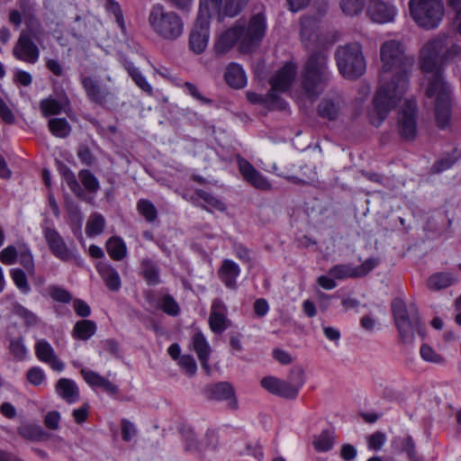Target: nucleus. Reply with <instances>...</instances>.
<instances>
[{
    "label": "nucleus",
    "instance_id": "7c9ffc66",
    "mask_svg": "<svg viewBox=\"0 0 461 461\" xmlns=\"http://www.w3.org/2000/svg\"><path fill=\"white\" fill-rule=\"evenodd\" d=\"M319 20L316 17L304 16L301 20V37L302 41L307 44V41L318 40L317 30Z\"/></svg>",
    "mask_w": 461,
    "mask_h": 461
},
{
    "label": "nucleus",
    "instance_id": "e433bc0d",
    "mask_svg": "<svg viewBox=\"0 0 461 461\" xmlns=\"http://www.w3.org/2000/svg\"><path fill=\"white\" fill-rule=\"evenodd\" d=\"M8 349L13 358L16 361H23L29 356V350L24 344L23 337L11 338Z\"/></svg>",
    "mask_w": 461,
    "mask_h": 461
},
{
    "label": "nucleus",
    "instance_id": "9d476101",
    "mask_svg": "<svg viewBox=\"0 0 461 461\" xmlns=\"http://www.w3.org/2000/svg\"><path fill=\"white\" fill-rule=\"evenodd\" d=\"M392 312L402 342L412 343L415 332L422 333V323L419 315L413 312L409 313L405 303L400 298L393 301Z\"/></svg>",
    "mask_w": 461,
    "mask_h": 461
},
{
    "label": "nucleus",
    "instance_id": "bf43d9fd",
    "mask_svg": "<svg viewBox=\"0 0 461 461\" xmlns=\"http://www.w3.org/2000/svg\"><path fill=\"white\" fill-rule=\"evenodd\" d=\"M178 365L188 375H194L197 371L195 360L190 355L181 356L178 360Z\"/></svg>",
    "mask_w": 461,
    "mask_h": 461
},
{
    "label": "nucleus",
    "instance_id": "72a5a7b5",
    "mask_svg": "<svg viewBox=\"0 0 461 461\" xmlns=\"http://www.w3.org/2000/svg\"><path fill=\"white\" fill-rule=\"evenodd\" d=\"M39 107L42 116L50 117L60 114L64 110V104L53 96H49L41 100Z\"/></svg>",
    "mask_w": 461,
    "mask_h": 461
},
{
    "label": "nucleus",
    "instance_id": "5fc2aeb1",
    "mask_svg": "<svg viewBox=\"0 0 461 461\" xmlns=\"http://www.w3.org/2000/svg\"><path fill=\"white\" fill-rule=\"evenodd\" d=\"M27 380L33 385L39 386L46 380V375L39 366L31 367L26 374Z\"/></svg>",
    "mask_w": 461,
    "mask_h": 461
},
{
    "label": "nucleus",
    "instance_id": "680f3d73",
    "mask_svg": "<svg viewBox=\"0 0 461 461\" xmlns=\"http://www.w3.org/2000/svg\"><path fill=\"white\" fill-rule=\"evenodd\" d=\"M81 375H83L85 381L90 386H93V387L94 386L95 387H100L101 383L103 382V380L104 378V376H102L98 373L91 371V370H86V369H82L81 370Z\"/></svg>",
    "mask_w": 461,
    "mask_h": 461
},
{
    "label": "nucleus",
    "instance_id": "37998d69",
    "mask_svg": "<svg viewBox=\"0 0 461 461\" xmlns=\"http://www.w3.org/2000/svg\"><path fill=\"white\" fill-rule=\"evenodd\" d=\"M17 259L30 276L35 275V264L33 256L28 247H19V254Z\"/></svg>",
    "mask_w": 461,
    "mask_h": 461
},
{
    "label": "nucleus",
    "instance_id": "a19ab883",
    "mask_svg": "<svg viewBox=\"0 0 461 461\" xmlns=\"http://www.w3.org/2000/svg\"><path fill=\"white\" fill-rule=\"evenodd\" d=\"M329 275L336 279L357 278L356 267L349 264H339L329 270Z\"/></svg>",
    "mask_w": 461,
    "mask_h": 461
},
{
    "label": "nucleus",
    "instance_id": "c9c22d12",
    "mask_svg": "<svg viewBox=\"0 0 461 461\" xmlns=\"http://www.w3.org/2000/svg\"><path fill=\"white\" fill-rule=\"evenodd\" d=\"M48 128L54 137L60 139L68 137L71 131V126L65 118L50 119Z\"/></svg>",
    "mask_w": 461,
    "mask_h": 461
},
{
    "label": "nucleus",
    "instance_id": "a878e982",
    "mask_svg": "<svg viewBox=\"0 0 461 461\" xmlns=\"http://www.w3.org/2000/svg\"><path fill=\"white\" fill-rule=\"evenodd\" d=\"M211 397L217 401L230 400V405L237 408V401L234 398V389L230 384L226 382L218 383L210 388Z\"/></svg>",
    "mask_w": 461,
    "mask_h": 461
},
{
    "label": "nucleus",
    "instance_id": "338daca9",
    "mask_svg": "<svg viewBox=\"0 0 461 461\" xmlns=\"http://www.w3.org/2000/svg\"><path fill=\"white\" fill-rule=\"evenodd\" d=\"M136 434L135 426L128 420H122V437L125 441H130Z\"/></svg>",
    "mask_w": 461,
    "mask_h": 461
},
{
    "label": "nucleus",
    "instance_id": "2eb2a0df",
    "mask_svg": "<svg viewBox=\"0 0 461 461\" xmlns=\"http://www.w3.org/2000/svg\"><path fill=\"white\" fill-rule=\"evenodd\" d=\"M237 162L240 173L250 185L261 191L271 190V183L264 175L257 170L249 161L239 157Z\"/></svg>",
    "mask_w": 461,
    "mask_h": 461
},
{
    "label": "nucleus",
    "instance_id": "f257e3e1",
    "mask_svg": "<svg viewBox=\"0 0 461 461\" xmlns=\"http://www.w3.org/2000/svg\"><path fill=\"white\" fill-rule=\"evenodd\" d=\"M382 70L380 86L374 98L370 122L378 127L402 99L408 86V72L413 59L405 55L403 44L395 40L384 41L380 48Z\"/></svg>",
    "mask_w": 461,
    "mask_h": 461
},
{
    "label": "nucleus",
    "instance_id": "0eeeda50",
    "mask_svg": "<svg viewBox=\"0 0 461 461\" xmlns=\"http://www.w3.org/2000/svg\"><path fill=\"white\" fill-rule=\"evenodd\" d=\"M327 60V55L323 51H317L309 57L304 66L302 86L309 98L318 96L330 80Z\"/></svg>",
    "mask_w": 461,
    "mask_h": 461
},
{
    "label": "nucleus",
    "instance_id": "20e7f679",
    "mask_svg": "<svg viewBox=\"0 0 461 461\" xmlns=\"http://www.w3.org/2000/svg\"><path fill=\"white\" fill-rule=\"evenodd\" d=\"M249 0H199V12L189 36L190 49L196 54L203 52L210 36V16L217 14L221 22L225 17L239 15Z\"/></svg>",
    "mask_w": 461,
    "mask_h": 461
},
{
    "label": "nucleus",
    "instance_id": "69168bd1",
    "mask_svg": "<svg viewBox=\"0 0 461 461\" xmlns=\"http://www.w3.org/2000/svg\"><path fill=\"white\" fill-rule=\"evenodd\" d=\"M73 308L77 315L79 317H88L91 314L90 306L81 299H76L73 302Z\"/></svg>",
    "mask_w": 461,
    "mask_h": 461
},
{
    "label": "nucleus",
    "instance_id": "7ed1b4c3",
    "mask_svg": "<svg viewBox=\"0 0 461 461\" xmlns=\"http://www.w3.org/2000/svg\"><path fill=\"white\" fill-rule=\"evenodd\" d=\"M267 31V19L264 13L253 14L248 23L238 20L232 26L221 32L214 42V51L222 56L239 44V49L243 52H251L256 50Z\"/></svg>",
    "mask_w": 461,
    "mask_h": 461
},
{
    "label": "nucleus",
    "instance_id": "412c9836",
    "mask_svg": "<svg viewBox=\"0 0 461 461\" xmlns=\"http://www.w3.org/2000/svg\"><path fill=\"white\" fill-rule=\"evenodd\" d=\"M240 267L231 259H224L218 270V276L226 287L235 289Z\"/></svg>",
    "mask_w": 461,
    "mask_h": 461
},
{
    "label": "nucleus",
    "instance_id": "473e14b6",
    "mask_svg": "<svg viewBox=\"0 0 461 461\" xmlns=\"http://www.w3.org/2000/svg\"><path fill=\"white\" fill-rule=\"evenodd\" d=\"M62 180L68 185L71 192L78 198H84L86 194L78 183L75 174L66 165L59 166Z\"/></svg>",
    "mask_w": 461,
    "mask_h": 461
},
{
    "label": "nucleus",
    "instance_id": "c03bdc74",
    "mask_svg": "<svg viewBox=\"0 0 461 461\" xmlns=\"http://www.w3.org/2000/svg\"><path fill=\"white\" fill-rule=\"evenodd\" d=\"M125 68L132 80L140 88L149 94L152 93L151 86L148 83L145 77L141 74L138 68H136L132 63L129 62L125 65Z\"/></svg>",
    "mask_w": 461,
    "mask_h": 461
},
{
    "label": "nucleus",
    "instance_id": "bb28decb",
    "mask_svg": "<svg viewBox=\"0 0 461 461\" xmlns=\"http://www.w3.org/2000/svg\"><path fill=\"white\" fill-rule=\"evenodd\" d=\"M97 326L94 321L91 320H81L76 322L71 331V335L74 339L79 340H88L96 332Z\"/></svg>",
    "mask_w": 461,
    "mask_h": 461
},
{
    "label": "nucleus",
    "instance_id": "58836bf2",
    "mask_svg": "<svg viewBox=\"0 0 461 461\" xmlns=\"http://www.w3.org/2000/svg\"><path fill=\"white\" fill-rule=\"evenodd\" d=\"M13 312L14 315L21 318L23 321L24 325L28 328L35 327L39 324L38 316L18 303H14Z\"/></svg>",
    "mask_w": 461,
    "mask_h": 461
},
{
    "label": "nucleus",
    "instance_id": "a18cd8bd",
    "mask_svg": "<svg viewBox=\"0 0 461 461\" xmlns=\"http://www.w3.org/2000/svg\"><path fill=\"white\" fill-rule=\"evenodd\" d=\"M10 276L18 290L23 294H28L31 292L25 272L21 268H13L10 270Z\"/></svg>",
    "mask_w": 461,
    "mask_h": 461
},
{
    "label": "nucleus",
    "instance_id": "f03ea898",
    "mask_svg": "<svg viewBox=\"0 0 461 461\" xmlns=\"http://www.w3.org/2000/svg\"><path fill=\"white\" fill-rule=\"evenodd\" d=\"M446 35H438L424 44L420 50V65L428 80L426 94L436 97L435 118L437 125L444 130L450 123L451 93L450 86L442 77V55L439 53L447 45Z\"/></svg>",
    "mask_w": 461,
    "mask_h": 461
},
{
    "label": "nucleus",
    "instance_id": "774afa93",
    "mask_svg": "<svg viewBox=\"0 0 461 461\" xmlns=\"http://www.w3.org/2000/svg\"><path fill=\"white\" fill-rule=\"evenodd\" d=\"M0 117L5 123L8 124L14 123L15 120L12 110L2 98H0Z\"/></svg>",
    "mask_w": 461,
    "mask_h": 461
},
{
    "label": "nucleus",
    "instance_id": "4be33fe9",
    "mask_svg": "<svg viewBox=\"0 0 461 461\" xmlns=\"http://www.w3.org/2000/svg\"><path fill=\"white\" fill-rule=\"evenodd\" d=\"M96 269L109 290L115 292L121 288V277L112 265L107 262H99L96 265Z\"/></svg>",
    "mask_w": 461,
    "mask_h": 461
},
{
    "label": "nucleus",
    "instance_id": "6e6d98bb",
    "mask_svg": "<svg viewBox=\"0 0 461 461\" xmlns=\"http://www.w3.org/2000/svg\"><path fill=\"white\" fill-rule=\"evenodd\" d=\"M19 254V249L14 246H7L0 252V260L5 265H13L16 262Z\"/></svg>",
    "mask_w": 461,
    "mask_h": 461
},
{
    "label": "nucleus",
    "instance_id": "c85d7f7f",
    "mask_svg": "<svg viewBox=\"0 0 461 461\" xmlns=\"http://www.w3.org/2000/svg\"><path fill=\"white\" fill-rule=\"evenodd\" d=\"M392 446L397 450L406 453L410 461H420L416 453L415 442L411 436L394 438Z\"/></svg>",
    "mask_w": 461,
    "mask_h": 461
},
{
    "label": "nucleus",
    "instance_id": "f8f14e48",
    "mask_svg": "<svg viewBox=\"0 0 461 461\" xmlns=\"http://www.w3.org/2000/svg\"><path fill=\"white\" fill-rule=\"evenodd\" d=\"M43 237L51 254L63 262L81 260L76 249L69 248L59 232L51 227L43 229Z\"/></svg>",
    "mask_w": 461,
    "mask_h": 461
},
{
    "label": "nucleus",
    "instance_id": "ea45409f",
    "mask_svg": "<svg viewBox=\"0 0 461 461\" xmlns=\"http://www.w3.org/2000/svg\"><path fill=\"white\" fill-rule=\"evenodd\" d=\"M192 345L198 358L210 357L212 349L206 338L202 332L198 331L193 335Z\"/></svg>",
    "mask_w": 461,
    "mask_h": 461
},
{
    "label": "nucleus",
    "instance_id": "b1692460",
    "mask_svg": "<svg viewBox=\"0 0 461 461\" xmlns=\"http://www.w3.org/2000/svg\"><path fill=\"white\" fill-rule=\"evenodd\" d=\"M159 267L156 261L146 258L140 261V274L149 285H158L161 283Z\"/></svg>",
    "mask_w": 461,
    "mask_h": 461
},
{
    "label": "nucleus",
    "instance_id": "4c0bfd02",
    "mask_svg": "<svg viewBox=\"0 0 461 461\" xmlns=\"http://www.w3.org/2000/svg\"><path fill=\"white\" fill-rule=\"evenodd\" d=\"M335 436L330 430H322L313 438V447L318 452H327L330 450L334 445Z\"/></svg>",
    "mask_w": 461,
    "mask_h": 461
},
{
    "label": "nucleus",
    "instance_id": "864d4df0",
    "mask_svg": "<svg viewBox=\"0 0 461 461\" xmlns=\"http://www.w3.org/2000/svg\"><path fill=\"white\" fill-rule=\"evenodd\" d=\"M48 292L50 296L57 302L68 303L72 299V296L68 291L58 285L49 286Z\"/></svg>",
    "mask_w": 461,
    "mask_h": 461
},
{
    "label": "nucleus",
    "instance_id": "9b49d317",
    "mask_svg": "<svg viewBox=\"0 0 461 461\" xmlns=\"http://www.w3.org/2000/svg\"><path fill=\"white\" fill-rule=\"evenodd\" d=\"M260 384L272 394L285 399H295L304 384L303 371L302 369L293 370L289 381H284L275 376H266Z\"/></svg>",
    "mask_w": 461,
    "mask_h": 461
},
{
    "label": "nucleus",
    "instance_id": "603ef678",
    "mask_svg": "<svg viewBox=\"0 0 461 461\" xmlns=\"http://www.w3.org/2000/svg\"><path fill=\"white\" fill-rule=\"evenodd\" d=\"M159 308L167 314L176 316L179 312V306L170 294H165L159 302Z\"/></svg>",
    "mask_w": 461,
    "mask_h": 461
},
{
    "label": "nucleus",
    "instance_id": "3c124183",
    "mask_svg": "<svg viewBox=\"0 0 461 461\" xmlns=\"http://www.w3.org/2000/svg\"><path fill=\"white\" fill-rule=\"evenodd\" d=\"M365 0H340V7L347 15L359 14L364 7Z\"/></svg>",
    "mask_w": 461,
    "mask_h": 461
},
{
    "label": "nucleus",
    "instance_id": "a211bd4d",
    "mask_svg": "<svg viewBox=\"0 0 461 461\" xmlns=\"http://www.w3.org/2000/svg\"><path fill=\"white\" fill-rule=\"evenodd\" d=\"M81 84L87 97L94 103L103 104L111 95L108 87L92 77H83Z\"/></svg>",
    "mask_w": 461,
    "mask_h": 461
},
{
    "label": "nucleus",
    "instance_id": "f704fd0d",
    "mask_svg": "<svg viewBox=\"0 0 461 461\" xmlns=\"http://www.w3.org/2000/svg\"><path fill=\"white\" fill-rule=\"evenodd\" d=\"M106 250L109 256L117 261L123 259L127 254L125 242L118 237H113L107 240Z\"/></svg>",
    "mask_w": 461,
    "mask_h": 461
},
{
    "label": "nucleus",
    "instance_id": "052dcab7",
    "mask_svg": "<svg viewBox=\"0 0 461 461\" xmlns=\"http://www.w3.org/2000/svg\"><path fill=\"white\" fill-rule=\"evenodd\" d=\"M386 441V436L381 431H376L367 438V446L369 449L380 450Z\"/></svg>",
    "mask_w": 461,
    "mask_h": 461
},
{
    "label": "nucleus",
    "instance_id": "09e8293b",
    "mask_svg": "<svg viewBox=\"0 0 461 461\" xmlns=\"http://www.w3.org/2000/svg\"><path fill=\"white\" fill-rule=\"evenodd\" d=\"M420 357L429 363L443 365L445 363L444 357L437 353L429 345L423 344L420 348Z\"/></svg>",
    "mask_w": 461,
    "mask_h": 461
},
{
    "label": "nucleus",
    "instance_id": "cd10ccee",
    "mask_svg": "<svg viewBox=\"0 0 461 461\" xmlns=\"http://www.w3.org/2000/svg\"><path fill=\"white\" fill-rule=\"evenodd\" d=\"M23 22L25 29L22 32H27V35L33 36L35 41H39L43 35L41 23L33 11L23 12Z\"/></svg>",
    "mask_w": 461,
    "mask_h": 461
},
{
    "label": "nucleus",
    "instance_id": "6ab92c4d",
    "mask_svg": "<svg viewBox=\"0 0 461 461\" xmlns=\"http://www.w3.org/2000/svg\"><path fill=\"white\" fill-rule=\"evenodd\" d=\"M227 308L220 300L215 299L211 307L209 325L212 332L220 334L227 329Z\"/></svg>",
    "mask_w": 461,
    "mask_h": 461
},
{
    "label": "nucleus",
    "instance_id": "423d86ee",
    "mask_svg": "<svg viewBox=\"0 0 461 461\" xmlns=\"http://www.w3.org/2000/svg\"><path fill=\"white\" fill-rule=\"evenodd\" d=\"M296 74V66L292 62L285 63L276 74L270 79L271 90L267 95H259L254 92H248L247 98L251 104H263L273 110H285L287 104L281 98L278 93L285 92Z\"/></svg>",
    "mask_w": 461,
    "mask_h": 461
},
{
    "label": "nucleus",
    "instance_id": "1a4fd4ad",
    "mask_svg": "<svg viewBox=\"0 0 461 461\" xmlns=\"http://www.w3.org/2000/svg\"><path fill=\"white\" fill-rule=\"evenodd\" d=\"M409 8L413 21L426 30L438 27L445 15L442 0H410Z\"/></svg>",
    "mask_w": 461,
    "mask_h": 461
},
{
    "label": "nucleus",
    "instance_id": "f3484780",
    "mask_svg": "<svg viewBox=\"0 0 461 461\" xmlns=\"http://www.w3.org/2000/svg\"><path fill=\"white\" fill-rule=\"evenodd\" d=\"M37 358L50 366L56 372H61L65 368V364L58 357L54 348L46 339H39L34 346Z\"/></svg>",
    "mask_w": 461,
    "mask_h": 461
},
{
    "label": "nucleus",
    "instance_id": "79ce46f5",
    "mask_svg": "<svg viewBox=\"0 0 461 461\" xmlns=\"http://www.w3.org/2000/svg\"><path fill=\"white\" fill-rule=\"evenodd\" d=\"M105 221L103 215L94 213L90 216L86 226V233L88 237H94L101 234L104 229Z\"/></svg>",
    "mask_w": 461,
    "mask_h": 461
},
{
    "label": "nucleus",
    "instance_id": "dca6fc26",
    "mask_svg": "<svg viewBox=\"0 0 461 461\" xmlns=\"http://www.w3.org/2000/svg\"><path fill=\"white\" fill-rule=\"evenodd\" d=\"M367 16L376 23H387L394 21L397 9L383 0H370L366 9Z\"/></svg>",
    "mask_w": 461,
    "mask_h": 461
},
{
    "label": "nucleus",
    "instance_id": "e2e57ef3",
    "mask_svg": "<svg viewBox=\"0 0 461 461\" xmlns=\"http://www.w3.org/2000/svg\"><path fill=\"white\" fill-rule=\"evenodd\" d=\"M185 91L190 95L194 99L198 100L202 104H210L211 100L205 96H203L196 86L190 82H185L183 86Z\"/></svg>",
    "mask_w": 461,
    "mask_h": 461
},
{
    "label": "nucleus",
    "instance_id": "39448f33",
    "mask_svg": "<svg viewBox=\"0 0 461 461\" xmlns=\"http://www.w3.org/2000/svg\"><path fill=\"white\" fill-rule=\"evenodd\" d=\"M148 24L160 40L172 42L181 38L185 32L183 17L161 3L152 5L148 13Z\"/></svg>",
    "mask_w": 461,
    "mask_h": 461
},
{
    "label": "nucleus",
    "instance_id": "0e129e2a",
    "mask_svg": "<svg viewBox=\"0 0 461 461\" xmlns=\"http://www.w3.org/2000/svg\"><path fill=\"white\" fill-rule=\"evenodd\" d=\"M44 425L51 430L59 429L60 421V414L57 411H49L44 417Z\"/></svg>",
    "mask_w": 461,
    "mask_h": 461
},
{
    "label": "nucleus",
    "instance_id": "ddd939ff",
    "mask_svg": "<svg viewBox=\"0 0 461 461\" xmlns=\"http://www.w3.org/2000/svg\"><path fill=\"white\" fill-rule=\"evenodd\" d=\"M398 131L405 140H413L417 133V104L412 99L405 101L398 117Z\"/></svg>",
    "mask_w": 461,
    "mask_h": 461
},
{
    "label": "nucleus",
    "instance_id": "393cba45",
    "mask_svg": "<svg viewBox=\"0 0 461 461\" xmlns=\"http://www.w3.org/2000/svg\"><path fill=\"white\" fill-rule=\"evenodd\" d=\"M341 103L339 97L324 98L318 105V114L323 119L336 120L341 110Z\"/></svg>",
    "mask_w": 461,
    "mask_h": 461
},
{
    "label": "nucleus",
    "instance_id": "2f4dec72",
    "mask_svg": "<svg viewBox=\"0 0 461 461\" xmlns=\"http://www.w3.org/2000/svg\"><path fill=\"white\" fill-rule=\"evenodd\" d=\"M18 434L31 441H44L49 439L50 435L40 425L28 424L18 429Z\"/></svg>",
    "mask_w": 461,
    "mask_h": 461
},
{
    "label": "nucleus",
    "instance_id": "de8ad7c7",
    "mask_svg": "<svg viewBox=\"0 0 461 461\" xmlns=\"http://www.w3.org/2000/svg\"><path fill=\"white\" fill-rule=\"evenodd\" d=\"M106 11L110 15H113L116 23L120 27L121 31L125 33L126 25L123 18V14L120 5L114 0H107Z\"/></svg>",
    "mask_w": 461,
    "mask_h": 461
},
{
    "label": "nucleus",
    "instance_id": "4d7b16f0",
    "mask_svg": "<svg viewBox=\"0 0 461 461\" xmlns=\"http://www.w3.org/2000/svg\"><path fill=\"white\" fill-rule=\"evenodd\" d=\"M195 193L201 199H203L210 206L215 208L218 211L225 210L224 203L215 196L212 195L211 194L201 189L196 190Z\"/></svg>",
    "mask_w": 461,
    "mask_h": 461
},
{
    "label": "nucleus",
    "instance_id": "13d9d810",
    "mask_svg": "<svg viewBox=\"0 0 461 461\" xmlns=\"http://www.w3.org/2000/svg\"><path fill=\"white\" fill-rule=\"evenodd\" d=\"M380 264L379 258H369L366 259L361 265L356 267L357 277L366 276L369 272L375 269Z\"/></svg>",
    "mask_w": 461,
    "mask_h": 461
},
{
    "label": "nucleus",
    "instance_id": "aec40b11",
    "mask_svg": "<svg viewBox=\"0 0 461 461\" xmlns=\"http://www.w3.org/2000/svg\"><path fill=\"white\" fill-rule=\"evenodd\" d=\"M56 393L66 402L72 404L78 402L80 392L75 381L60 378L55 385Z\"/></svg>",
    "mask_w": 461,
    "mask_h": 461
},
{
    "label": "nucleus",
    "instance_id": "4468645a",
    "mask_svg": "<svg viewBox=\"0 0 461 461\" xmlns=\"http://www.w3.org/2000/svg\"><path fill=\"white\" fill-rule=\"evenodd\" d=\"M33 40V36L27 35V32H21L13 48L14 57L28 64H35L38 62L40 59V49Z\"/></svg>",
    "mask_w": 461,
    "mask_h": 461
},
{
    "label": "nucleus",
    "instance_id": "49530a36",
    "mask_svg": "<svg viewBox=\"0 0 461 461\" xmlns=\"http://www.w3.org/2000/svg\"><path fill=\"white\" fill-rule=\"evenodd\" d=\"M78 178L80 179L84 187L90 193H96L99 188V181L95 175L88 169H82L78 172Z\"/></svg>",
    "mask_w": 461,
    "mask_h": 461
},
{
    "label": "nucleus",
    "instance_id": "c756f323",
    "mask_svg": "<svg viewBox=\"0 0 461 461\" xmlns=\"http://www.w3.org/2000/svg\"><path fill=\"white\" fill-rule=\"evenodd\" d=\"M456 282V277L447 272H438L431 275L428 281L427 285L430 290L438 291L445 289Z\"/></svg>",
    "mask_w": 461,
    "mask_h": 461
},
{
    "label": "nucleus",
    "instance_id": "8fccbe9b",
    "mask_svg": "<svg viewBox=\"0 0 461 461\" xmlns=\"http://www.w3.org/2000/svg\"><path fill=\"white\" fill-rule=\"evenodd\" d=\"M139 212L148 221H153L158 215L156 207L152 203L146 199H140L137 203Z\"/></svg>",
    "mask_w": 461,
    "mask_h": 461
},
{
    "label": "nucleus",
    "instance_id": "5701e85b",
    "mask_svg": "<svg viewBox=\"0 0 461 461\" xmlns=\"http://www.w3.org/2000/svg\"><path fill=\"white\" fill-rule=\"evenodd\" d=\"M224 78L226 83L232 88L240 89L247 85V76L242 66L232 62L225 69Z\"/></svg>",
    "mask_w": 461,
    "mask_h": 461
},
{
    "label": "nucleus",
    "instance_id": "6e6552de",
    "mask_svg": "<svg viewBox=\"0 0 461 461\" xmlns=\"http://www.w3.org/2000/svg\"><path fill=\"white\" fill-rule=\"evenodd\" d=\"M335 59L339 73L348 79H356L366 71V60L358 43L340 46L335 53Z\"/></svg>",
    "mask_w": 461,
    "mask_h": 461
}]
</instances>
